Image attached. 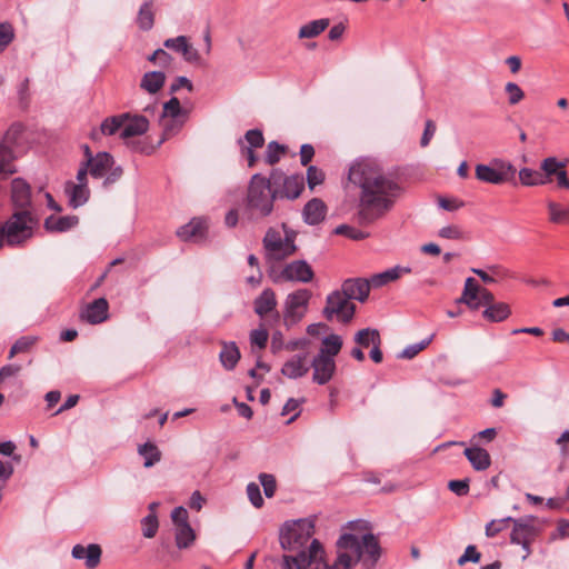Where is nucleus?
Returning a JSON list of instances; mask_svg holds the SVG:
<instances>
[{
	"label": "nucleus",
	"instance_id": "obj_1",
	"mask_svg": "<svg viewBox=\"0 0 569 569\" xmlns=\"http://www.w3.org/2000/svg\"><path fill=\"white\" fill-rule=\"evenodd\" d=\"M348 179L360 188L357 220L361 226L382 219L403 193L397 176L372 159L356 161Z\"/></svg>",
	"mask_w": 569,
	"mask_h": 569
},
{
	"label": "nucleus",
	"instance_id": "obj_2",
	"mask_svg": "<svg viewBox=\"0 0 569 569\" xmlns=\"http://www.w3.org/2000/svg\"><path fill=\"white\" fill-rule=\"evenodd\" d=\"M315 522L300 519L286 523L280 531V545L288 553L282 558L283 569H320L325 549L312 539Z\"/></svg>",
	"mask_w": 569,
	"mask_h": 569
},
{
	"label": "nucleus",
	"instance_id": "obj_3",
	"mask_svg": "<svg viewBox=\"0 0 569 569\" xmlns=\"http://www.w3.org/2000/svg\"><path fill=\"white\" fill-rule=\"evenodd\" d=\"M337 555L331 562L320 563L323 569H352L359 561L367 568L373 567L380 557V547L372 533L357 536L343 533L336 543Z\"/></svg>",
	"mask_w": 569,
	"mask_h": 569
},
{
	"label": "nucleus",
	"instance_id": "obj_4",
	"mask_svg": "<svg viewBox=\"0 0 569 569\" xmlns=\"http://www.w3.org/2000/svg\"><path fill=\"white\" fill-rule=\"evenodd\" d=\"M459 301L466 303L472 310L485 307L482 316L491 322L503 321L511 313L508 303L496 302L493 295L488 289L480 287L473 278L466 279Z\"/></svg>",
	"mask_w": 569,
	"mask_h": 569
},
{
	"label": "nucleus",
	"instance_id": "obj_5",
	"mask_svg": "<svg viewBox=\"0 0 569 569\" xmlns=\"http://www.w3.org/2000/svg\"><path fill=\"white\" fill-rule=\"evenodd\" d=\"M271 184L272 180L260 173L251 177L246 196V210L251 219H262L271 214L279 193Z\"/></svg>",
	"mask_w": 569,
	"mask_h": 569
},
{
	"label": "nucleus",
	"instance_id": "obj_6",
	"mask_svg": "<svg viewBox=\"0 0 569 569\" xmlns=\"http://www.w3.org/2000/svg\"><path fill=\"white\" fill-rule=\"evenodd\" d=\"M267 271L279 267L281 262L293 256L297 251L296 234L292 231H280L269 228L262 239Z\"/></svg>",
	"mask_w": 569,
	"mask_h": 569
},
{
	"label": "nucleus",
	"instance_id": "obj_7",
	"mask_svg": "<svg viewBox=\"0 0 569 569\" xmlns=\"http://www.w3.org/2000/svg\"><path fill=\"white\" fill-rule=\"evenodd\" d=\"M33 218L30 211L19 210L0 223V249L7 244L16 247L24 243L33 234Z\"/></svg>",
	"mask_w": 569,
	"mask_h": 569
},
{
	"label": "nucleus",
	"instance_id": "obj_8",
	"mask_svg": "<svg viewBox=\"0 0 569 569\" xmlns=\"http://www.w3.org/2000/svg\"><path fill=\"white\" fill-rule=\"evenodd\" d=\"M543 522L535 516L513 518L510 532V542L519 545L522 549L521 559L526 560L532 552L531 545L541 535Z\"/></svg>",
	"mask_w": 569,
	"mask_h": 569
},
{
	"label": "nucleus",
	"instance_id": "obj_9",
	"mask_svg": "<svg viewBox=\"0 0 569 569\" xmlns=\"http://www.w3.org/2000/svg\"><path fill=\"white\" fill-rule=\"evenodd\" d=\"M268 276L274 283H308L312 281L315 272L306 260H295L283 266L272 267L271 270H268Z\"/></svg>",
	"mask_w": 569,
	"mask_h": 569
},
{
	"label": "nucleus",
	"instance_id": "obj_10",
	"mask_svg": "<svg viewBox=\"0 0 569 569\" xmlns=\"http://www.w3.org/2000/svg\"><path fill=\"white\" fill-rule=\"evenodd\" d=\"M516 168L512 163L495 159L490 164H477L476 178L491 184H502L515 179Z\"/></svg>",
	"mask_w": 569,
	"mask_h": 569
},
{
	"label": "nucleus",
	"instance_id": "obj_11",
	"mask_svg": "<svg viewBox=\"0 0 569 569\" xmlns=\"http://www.w3.org/2000/svg\"><path fill=\"white\" fill-rule=\"evenodd\" d=\"M311 291L308 289H298L289 293L283 303V325L291 328L305 317L308 310Z\"/></svg>",
	"mask_w": 569,
	"mask_h": 569
},
{
	"label": "nucleus",
	"instance_id": "obj_12",
	"mask_svg": "<svg viewBox=\"0 0 569 569\" xmlns=\"http://www.w3.org/2000/svg\"><path fill=\"white\" fill-rule=\"evenodd\" d=\"M356 312V305L350 301L340 290L327 296L326 306L322 310L323 317L331 321L333 319L342 323L352 320Z\"/></svg>",
	"mask_w": 569,
	"mask_h": 569
},
{
	"label": "nucleus",
	"instance_id": "obj_13",
	"mask_svg": "<svg viewBox=\"0 0 569 569\" xmlns=\"http://www.w3.org/2000/svg\"><path fill=\"white\" fill-rule=\"evenodd\" d=\"M277 305L274 291L267 288L253 300V310L262 320L273 326L280 322Z\"/></svg>",
	"mask_w": 569,
	"mask_h": 569
},
{
	"label": "nucleus",
	"instance_id": "obj_14",
	"mask_svg": "<svg viewBox=\"0 0 569 569\" xmlns=\"http://www.w3.org/2000/svg\"><path fill=\"white\" fill-rule=\"evenodd\" d=\"M270 180H272L273 184L282 183V190L278 193L280 198L297 199L305 189V178L302 174L284 177L280 170L273 169L270 172Z\"/></svg>",
	"mask_w": 569,
	"mask_h": 569
},
{
	"label": "nucleus",
	"instance_id": "obj_15",
	"mask_svg": "<svg viewBox=\"0 0 569 569\" xmlns=\"http://www.w3.org/2000/svg\"><path fill=\"white\" fill-rule=\"evenodd\" d=\"M310 367L312 368V381L320 386L328 383L337 369L336 360L331 358H325L322 356H316Z\"/></svg>",
	"mask_w": 569,
	"mask_h": 569
},
{
	"label": "nucleus",
	"instance_id": "obj_16",
	"mask_svg": "<svg viewBox=\"0 0 569 569\" xmlns=\"http://www.w3.org/2000/svg\"><path fill=\"white\" fill-rule=\"evenodd\" d=\"M370 283L368 279L351 278L343 281L340 291L351 301L358 300L365 302L370 292Z\"/></svg>",
	"mask_w": 569,
	"mask_h": 569
},
{
	"label": "nucleus",
	"instance_id": "obj_17",
	"mask_svg": "<svg viewBox=\"0 0 569 569\" xmlns=\"http://www.w3.org/2000/svg\"><path fill=\"white\" fill-rule=\"evenodd\" d=\"M71 555L74 559L83 560L88 569H96L100 565L102 549L97 543L88 546L76 545L72 548Z\"/></svg>",
	"mask_w": 569,
	"mask_h": 569
},
{
	"label": "nucleus",
	"instance_id": "obj_18",
	"mask_svg": "<svg viewBox=\"0 0 569 569\" xmlns=\"http://www.w3.org/2000/svg\"><path fill=\"white\" fill-rule=\"evenodd\" d=\"M11 202L21 210L31 204V187L23 178H14L11 181Z\"/></svg>",
	"mask_w": 569,
	"mask_h": 569
},
{
	"label": "nucleus",
	"instance_id": "obj_19",
	"mask_svg": "<svg viewBox=\"0 0 569 569\" xmlns=\"http://www.w3.org/2000/svg\"><path fill=\"white\" fill-rule=\"evenodd\" d=\"M109 303L107 299L99 298L89 303L80 313L81 320L97 325L108 319Z\"/></svg>",
	"mask_w": 569,
	"mask_h": 569
},
{
	"label": "nucleus",
	"instance_id": "obj_20",
	"mask_svg": "<svg viewBox=\"0 0 569 569\" xmlns=\"http://www.w3.org/2000/svg\"><path fill=\"white\" fill-rule=\"evenodd\" d=\"M128 118L123 122L122 130L120 132V137L124 140L141 136L146 133L149 129V120L147 116L142 114H132L130 112H126Z\"/></svg>",
	"mask_w": 569,
	"mask_h": 569
},
{
	"label": "nucleus",
	"instance_id": "obj_21",
	"mask_svg": "<svg viewBox=\"0 0 569 569\" xmlns=\"http://www.w3.org/2000/svg\"><path fill=\"white\" fill-rule=\"evenodd\" d=\"M207 229L208 223L204 218H193L177 230V236L183 241H199L206 237Z\"/></svg>",
	"mask_w": 569,
	"mask_h": 569
},
{
	"label": "nucleus",
	"instance_id": "obj_22",
	"mask_svg": "<svg viewBox=\"0 0 569 569\" xmlns=\"http://www.w3.org/2000/svg\"><path fill=\"white\" fill-rule=\"evenodd\" d=\"M309 369L307 355H295L283 363L281 373L289 379H298L306 376Z\"/></svg>",
	"mask_w": 569,
	"mask_h": 569
},
{
	"label": "nucleus",
	"instance_id": "obj_23",
	"mask_svg": "<svg viewBox=\"0 0 569 569\" xmlns=\"http://www.w3.org/2000/svg\"><path fill=\"white\" fill-rule=\"evenodd\" d=\"M463 455L476 471H485L491 466L489 452L476 443H471V447H467Z\"/></svg>",
	"mask_w": 569,
	"mask_h": 569
},
{
	"label": "nucleus",
	"instance_id": "obj_24",
	"mask_svg": "<svg viewBox=\"0 0 569 569\" xmlns=\"http://www.w3.org/2000/svg\"><path fill=\"white\" fill-rule=\"evenodd\" d=\"M86 163L89 167V173L93 178L99 179L111 170L113 158L108 152H99L94 158L86 160Z\"/></svg>",
	"mask_w": 569,
	"mask_h": 569
},
{
	"label": "nucleus",
	"instance_id": "obj_25",
	"mask_svg": "<svg viewBox=\"0 0 569 569\" xmlns=\"http://www.w3.org/2000/svg\"><path fill=\"white\" fill-rule=\"evenodd\" d=\"M64 193L68 197L69 206L76 209L88 201L90 190L88 184H76L72 181H67L64 184Z\"/></svg>",
	"mask_w": 569,
	"mask_h": 569
},
{
	"label": "nucleus",
	"instance_id": "obj_26",
	"mask_svg": "<svg viewBox=\"0 0 569 569\" xmlns=\"http://www.w3.org/2000/svg\"><path fill=\"white\" fill-rule=\"evenodd\" d=\"M16 159L12 148L4 142L0 143V180H6L18 172Z\"/></svg>",
	"mask_w": 569,
	"mask_h": 569
},
{
	"label": "nucleus",
	"instance_id": "obj_27",
	"mask_svg": "<svg viewBox=\"0 0 569 569\" xmlns=\"http://www.w3.org/2000/svg\"><path fill=\"white\" fill-rule=\"evenodd\" d=\"M327 213V207L325 202L319 198H313L308 201L303 208V218L308 224L320 223Z\"/></svg>",
	"mask_w": 569,
	"mask_h": 569
},
{
	"label": "nucleus",
	"instance_id": "obj_28",
	"mask_svg": "<svg viewBox=\"0 0 569 569\" xmlns=\"http://www.w3.org/2000/svg\"><path fill=\"white\" fill-rule=\"evenodd\" d=\"M78 222L77 216H50L44 220V228L50 232H64L76 227Z\"/></svg>",
	"mask_w": 569,
	"mask_h": 569
},
{
	"label": "nucleus",
	"instance_id": "obj_29",
	"mask_svg": "<svg viewBox=\"0 0 569 569\" xmlns=\"http://www.w3.org/2000/svg\"><path fill=\"white\" fill-rule=\"evenodd\" d=\"M410 271H411L410 268H402V267L397 266V267L388 269L383 272L376 273V274L371 276L370 279H368V280H369L370 287L380 288L391 281L399 279L401 277V274L409 273Z\"/></svg>",
	"mask_w": 569,
	"mask_h": 569
},
{
	"label": "nucleus",
	"instance_id": "obj_30",
	"mask_svg": "<svg viewBox=\"0 0 569 569\" xmlns=\"http://www.w3.org/2000/svg\"><path fill=\"white\" fill-rule=\"evenodd\" d=\"M330 24L328 18H321L302 24L298 31V39H313L320 36Z\"/></svg>",
	"mask_w": 569,
	"mask_h": 569
},
{
	"label": "nucleus",
	"instance_id": "obj_31",
	"mask_svg": "<svg viewBox=\"0 0 569 569\" xmlns=\"http://www.w3.org/2000/svg\"><path fill=\"white\" fill-rule=\"evenodd\" d=\"M222 349L220 351L219 358L221 361V365L227 370H232L239 359H240V351L237 347L236 342H221Z\"/></svg>",
	"mask_w": 569,
	"mask_h": 569
},
{
	"label": "nucleus",
	"instance_id": "obj_32",
	"mask_svg": "<svg viewBox=\"0 0 569 569\" xmlns=\"http://www.w3.org/2000/svg\"><path fill=\"white\" fill-rule=\"evenodd\" d=\"M166 76L161 71L146 72L140 81V88L148 93H157L164 84Z\"/></svg>",
	"mask_w": 569,
	"mask_h": 569
},
{
	"label": "nucleus",
	"instance_id": "obj_33",
	"mask_svg": "<svg viewBox=\"0 0 569 569\" xmlns=\"http://www.w3.org/2000/svg\"><path fill=\"white\" fill-rule=\"evenodd\" d=\"M519 181L525 187L543 186L551 181L547 176H542L541 171L531 168H521L519 170Z\"/></svg>",
	"mask_w": 569,
	"mask_h": 569
},
{
	"label": "nucleus",
	"instance_id": "obj_34",
	"mask_svg": "<svg viewBox=\"0 0 569 569\" xmlns=\"http://www.w3.org/2000/svg\"><path fill=\"white\" fill-rule=\"evenodd\" d=\"M197 539L194 529L189 526H183L174 529V542L178 549L191 548Z\"/></svg>",
	"mask_w": 569,
	"mask_h": 569
},
{
	"label": "nucleus",
	"instance_id": "obj_35",
	"mask_svg": "<svg viewBox=\"0 0 569 569\" xmlns=\"http://www.w3.org/2000/svg\"><path fill=\"white\" fill-rule=\"evenodd\" d=\"M137 24L142 31H149L154 24L153 1L149 0L142 3L137 17Z\"/></svg>",
	"mask_w": 569,
	"mask_h": 569
},
{
	"label": "nucleus",
	"instance_id": "obj_36",
	"mask_svg": "<svg viewBox=\"0 0 569 569\" xmlns=\"http://www.w3.org/2000/svg\"><path fill=\"white\" fill-rule=\"evenodd\" d=\"M342 338L338 335H329L322 340V346L317 356L335 359L342 348Z\"/></svg>",
	"mask_w": 569,
	"mask_h": 569
},
{
	"label": "nucleus",
	"instance_id": "obj_37",
	"mask_svg": "<svg viewBox=\"0 0 569 569\" xmlns=\"http://www.w3.org/2000/svg\"><path fill=\"white\" fill-rule=\"evenodd\" d=\"M355 342L362 348L381 345V336L377 329L365 328L355 335Z\"/></svg>",
	"mask_w": 569,
	"mask_h": 569
},
{
	"label": "nucleus",
	"instance_id": "obj_38",
	"mask_svg": "<svg viewBox=\"0 0 569 569\" xmlns=\"http://www.w3.org/2000/svg\"><path fill=\"white\" fill-rule=\"evenodd\" d=\"M187 119L184 118H163L160 117L159 123L162 128V139L159 141V143H162L166 139L173 137L177 134L181 128L183 127Z\"/></svg>",
	"mask_w": 569,
	"mask_h": 569
},
{
	"label": "nucleus",
	"instance_id": "obj_39",
	"mask_svg": "<svg viewBox=\"0 0 569 569\" xmlns=\"http://www.w3.org/2000/svg\"><path fill=\"white\" fill-rule=\"evenodd\" d=\"M138 452L140 456L144 458L143 466L146 468H150L161 459V452L158 447L151 442H146L138 448Z\"/></svg>",
	"mask_w": 569,
	"mask_h": 569
},
{
	"label": "nucleus",
	"instance_id": "obj_40",
	"mask_svg": "<svg viewBox=\"0 0 569 569\" xmlns=\"http://www.w3.org/2000/svg\"><path fill=\"white\" fill-rule=\"evenodd\" d=\"M127 118V113H120L106 118L100 126L101 133L104 136H112L119 130H122L123 122Z\"/></svg>",
	"mask_w": 569,
	"mask_h": 569
},
{
	"label": "nucleus",
	"instance_id": "obj_41",
	"mask_svg": "<svg viewBox=\"0 0 569 569\" xmlns=\"http://www.w3.org/2000/svg\"><path fill=\"white\" fill-rule=\"evenodd\" d=\"M160 117L166 119L168 118H184L187 119L188 113L186 110L181 108L180 101L178 98L172 97L169 101H167L162 106V111Z\"/></svg>",
	"mask_w": 569,
	"mask_h": 569
},
{
	"label": "nucleus",
	"instance_id": "obj_42",
	"mask_svg": "<svg viewBox=\"0 0 569 569\" xmlns=\"http://www.w3.org/2000/svg\"><path fill=\"white\" fill-rule=\"evenodd\" d=\"M287 147L278 143L277 141H270L267 146L264 161L269 166H274L286 154Z\"/></svg>",
	"mask_w": 569,
	"mask_h": 569
},
{
	"label": "nucleus",
	"instance_id": "obj_43",
	"mask_svg": "<svg viewBox=\"0 0 569 569\" xmlns=\"http://www.w3.org/2000/svg\"><path fill=\"white\" fill-rule=\"evenodd\" d=\"M489 270L492 274H489L482 269H471V271L477 274L485 283H493L496 281L495 277L506 278L508 276V271L500 266H491Z\"/></svg>",
	"mask_w": 569,
	"mask_h": 569
},
{
	"label": "nucleus",
	"instance_id": "obj_44",
	"mask_svg": "<svg viewBox=\"0 0 569 569\" xmlns=\"http://www.w3.org/2000/svg\"><path fill=\"white\" fill-rule=\"evenodd\" d=\"M141 529L144 538H153L159 529V520L157 515H147L141 519Z\"/></svg>",
	"mask_w": 569,
	"mask_h": 569
},
{
	"label": "nucleus",
	"instance_id": "obj_45",
	"mask_svg": "<svg viewBox=\"0 0 569 569\" xmlns=\"http://www.w3.org/2000/svg\"><path fill=\"white\" fill-rule=\"evenodd\" d=\"M241 139L244 141V148L260 149L264 144L263 133L259 129L248 130Z\"/></svg>",
	"mask_w": 569,
	"mask_h": 569
},
{
	"label": "nucleus",
	"instance_id": "obj_46",
	"mask_svg": "<svg viewBox=\"0 0 569 569\" xmlns=\"http://www.w3.org/2000/svg\"><path fill=\"white\" fill-rule=\"evenodd\" d=\"M336 234L345 236L352 240H362L369 237L368 232H365L356 227L348 224H340L335 229Z\"/></svg>",
	"mask_w": 569,
	"mask_h": 569
},
{
	"label": "nucleus",
	"instance_id": "obj_47",
	"mask_svg": "<svg viewBox=\"0 0 569 569\" xmlns=\"http://www.w3.org/2000/svg\"><path fill=\"white\" fill-rule=\"evenodd\" d=\"M14 39L13 26L6 21L0 23V53H2Z\"/></svg>",
	"mask_w": 569,
	"mask_h": 569
},
{
	"label": "nucleus",
	"instance_id": "obj_48",
	"mask_svg": "<svg viewBox=\"0 0 569 569\" xmlns=\"http://www.w3.org/2000/svg\"><path fill=\"white\" fill-rule=\"evenodd\" d=\"M37 338L34 337H21L11 347L9 358H13L16 355L27 352L36 343Z\"/></svg>",
	"mask_w": 569,
	"mask_h": 569
},
{
	"label": "nucleus",
	"instance_id": "obj_49",
	"mask_svg": "<svg viewBox=\"0 0 569 569\" xmlns=\"http://www.w3.org/2000/svg\"><path fill=\"white\" fill-rule=\"evenodd\" d=\"M21 371L20 365H7L0 369V385L6 387L12 379H17Z\"/></svg>",
	"mask_w": 569,
	"mask_h": 569
},
{
	"label": "nucleus",
	"instance_id": "obj_50",
	"mask_svg": "<svg viewBox=\"0 0 569 569\" xmlns=\"http://www.w3.org/2000/svg\"><path fill=\"white\" fill-rule=\"evenodd\" d=\"M325 172L316 167L309 166L307 169V183L310 190H313L317 186L322 184L325 181Z\"/></svg>",
	"mask_w": 569,
	"mask_h": 569
},
{
	"label": "nucleus",
	"instance_id": "obj_51",
	"mask_svg": "<svg viewBox=\"0 0 569 569\" xmlns=\"http://www.w3.org/2000/svg\"><path fill=\"white\" fill-rule=\"evenodd\" d=\"M549 219L553 223L565 222L569 217V211L562 209L560 204L556 202L548 203Z\"/></svg>",
	"mask_w": 569,
	"mask_h": 569
},
{
	"label": "nucleus",
	"instance_id": "obj_52",
	"mask_svg": "<svg viewBox=\"0 0 569 569\" xmlns=\"http://www.w3.org/2000/svg\"><path fill=\"white\" fill-rule=\"evenodd\" d=\"M563 167H565V163L558 161L557 158H555V157L546 158L541 162V170L543 171L542 176H547V178L550 179V177L552 174H556Z\"/></svg>",
	"mask_w": 569,
	"mask_h": 569
},
{
	"label": "nucleus",
	"instance_id": "obj_53",
	"mask_svg": "<svg viewBox=\"0 0 569 569\" xmlns=\"http://www.w3.org/2000/svg\"><path fill=\"white\" fill-rule=\"evenodd\" d=\"M505 91L508 94V102L511 106L519 103L525 98L523 90L515 82L506 83Z\"/></svg>",
	"mask_w": 569,
	"mask_h": 569
},
{
	"label": "nucleus",
	"instance_id": "obj_54",
	"mask_svg": "<svg viewBox=\"0 0 569 569\" xmlns=\"http://www.w3.org/2000/svg\"><path fill=\"white\" fill-rule=\"evenodd\" d=\"M512 520L513 518L511 517H507V518H503V519H499V520H492L490 521L487 526H486V535L488 537H495L497 536L499 532L503 531L505 529H507L508 527V523L511 522L512 523Z\"/></svg>",
	"mask_w": 569,
	"mask_h": 569
},
{
	"label": "nucleus",
	"instance_id": "obj_55",
	"mask_svg": "<svg viewBox=\"0 0 569 569\" xmlns=\"http://www.w3.org/2000/svg\"><path fill=\"white\" fill-rule=\"evenodd\" d=\"M259 480L261 482V486L263 487L266 497H273L277 489L276 478L270 473H260Z\"/></svg>",
	"mask_w": 569,
	"mask_h": 569
},
{
	"label": "nucleus",
	"instance_id": "obj_56",
	"mask_svg": "<svg viewBox=\"0 0 569 569\" xmlns=\"http://www.w3.org/2000/svg\"><path fill=\"white\" fill-rule=\"evenodd\" d=\"M171 520H172L174 529L190 525L188 511L183 507H177L172 510Z\"/></svg>",
	"mask_w": 569,
	"mask_h": 569
},
{
	"label": "nucleus",
	"instance_id": "obj_57",
	"mask_svg": "<svg viewBox=\"0 0 569 569\" xmlns=\"http://www.w3.org/2000/svg\"><path fill=\"white\" fill-rule=\"evenodd\" d=\"M268 331L264 328L254 329L250 332V342L252 346H257L259 349H263L268 342Z\"/></svg>",
	"mask_w": 569,
	"mask_h": 569
},
{
	"label": "nucleus",
	"instance_id": "obj_58",
	"mask_svg": "<svg viewBox=\"0 0 569 569\" xmlns=\"http://www.w3.org/2000/svg\"><path fill=\"white\" fill-rule=\"evenodd\" d=\"M431 339H432V337H430L426 340H422L419 343L408 346L407 348H405L402 350V352L400 353L399 357L405 358V359H411V358L416 357L420 351H422L431 342Z\"/></svg>",
	"mask_w": 569,
	"mask_h": 569
},
{
	"label": "nucleus",
	"instance_id": "obj_59",
	"mask_svg": "<svg viewBox=\"0 0 569 569\" xmlns=\"http://www.w3.org/2000/svg\"><path fill=\"white\" fill-rule=\"evenodd\" d=\"M247 495H248V498L250 500V502L256 507V508H261L263 506V498L261 496V492H260V488L257 483L254 482H250L248 486H247Z\"/></svg>",
	"mask_w": 569,
	"mask_h": 569
},
{
	"label": "nucleus",
	"instance_id": "obj_60",
	"mask_svg": "<svg viewBox=\"0 0 569 569\" xmlns=\"http://www.w3.org/2000/svg\"><path fill=\"white\" fill-rule=\"evenodd\" d=\"M496 437L497 430L495 428H487L473 435L470 442L479 446L481 441L491 442L496 439Z\"/></svg>",
	"mask_w": 569,
	"mask_h": 569
},
{
	"label": "nucleus",
	"instance_id": "obj_61",
	"mask_svg": "<svg viewBox=\"0 0 569 569\" xmlns=\"http://www.w3.org/2000/svg\"><path fill=\"white\" fill-rule=\"evenodd\" d=\"M448 488L459 497L467 496L469 493V479L450 480Z\"/></svg>",
	"mask_w": 569,
	"mask_h": 569
},
{
	"label": "nucleus",
	"instance_id": "obj_62",
	"mask_svg": "<svg viewBox=\"0 0 569 569\" xmlns=\"http://www.w3.org/2000/svg\"><path fill=\"white\" fill-rule=\"evenodd\" d=\"M439 236L445 239H462L463 233L458 226L450 224L439 230Z\"/></svg>",
	"mask_w": 569,
	"mask_h": 569
},
{
	"label": "nucleus",
	"instance_id": "obj_63",
	"mask_svg": "<svg viewBox=\"0 0 569 569\" xmlns=\"http://www.w3.org/2000/svg\"><path fill=\"white\" fill-rule=\"evenodd\" d=\"M480 557L481 555L477 551L476 547L470 545L466 548L463 555L458 559V563L462 566L468 561L478 562Z\"/></svg>",
	"mask_w": 569,
	"mask_h": 569
},
{
	"label": "nucleus",
	"instance_id": "obj_64",
	"mask_svg": "<svg viewBox=\"0 0 569 569\" xmlns=\"http://www.w3.org/2000/svg\"><path fill=\"white\" fill-rule=\"evenodd\" d=\"M183 59L187 61V62H190V63H199L201 58H200V54L198 52V50L196 48H193L189 41L187 42V44L182 48V52H181Z\"/></svg>",
	"mask_w": 569,
	"mask_h": 569
}]
</instances>
